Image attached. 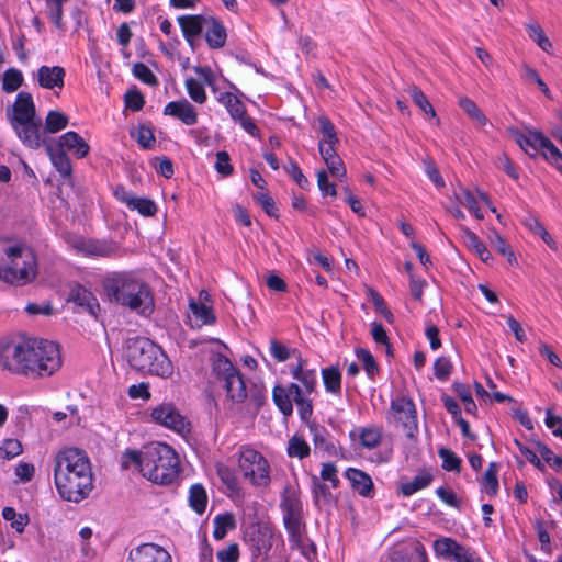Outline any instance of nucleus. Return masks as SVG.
Listing matches in <instances>:
<instances>
[{
  "instance_id": "nucleus-51",
  "label": "nucleus",
  "mask_w": 562,
  "mask_h": 562,
  "mask_svg": "<svg viewBox=\"0 0 562 562\" xmlns=\"http://www.w3.org/2000/svg\"><path fill=\"white\" fill-rule=\"evenodd\" d=\"M311 432L313 435V442L316 449L330 452L335 447L326 438V429L315 424L310 425Z\"/></svg>"
},
{
  "instance_id": "nucleus-16",
  "label": "nucleus",
  "mask_w": 562,
  "mask_h": 562,
  "mask_svg": "<svg viewBox=\"0 0 562 562\" xmlns=\"http://www.w3.org/2000/svg\"><path fill=\"white\" fill-rule=\"evenodd\" d=\"M126 562H172V559L162 547L143 543L130 551Z\"/></svg>"
},
{
  "instance_id": "nucleus-7",
  "label": "nucleus",
  "mask_w": 562,
  "mask_h": 562,
  "mask_svg": "<svg viewBox=\"0 0 562 562\" xmlns=\"http://www.w3.org/2000/svg\"><path fill=\"white\" fill-rule=\"evenodd\" d=\"M280 509L290 542L296 548L304 549L307 542L306 524L299 490L290 484L284 486L280 495Z\"/></svg>"
},
{
  "instance_id": "nucleus-29",
  "label": "nucleus",
  "mask_w": 562,
  "mask_h": 562,
  "mask_svg": "<svg viewBox=\"0 0 562 562\" xmlns=\"http://www.w3.org/2000/svg\"><path fill=\"white\" fill-rule=\"evenodd\" d=\"M224 381L227 397L234 403H243L247 398V389L240 373H229Z\"/></svg>"
},
{
  "instance_id": "nucleus-63",
  "label": "nucleus",
  "mask_w": 562,
  "mask_h": 562,
  "mask_svg": "<svg viewBox=\"0 0 562 562\" xmlns=\"http://www.w3.org/2000/svg\"><path fill=\"white\" fill-rule=\"evenodd\" d=\"M452 364L446 357H439L434 363V374L440 381H446L450 376Z\"/></svg>"
},
{
  "instance_id": "nucleus-46",
  "label": "nucleus",
  "mask_w": 562,
  "mask_h": 562,
  "mask_svg": "<svg viewBox=\"0 0 562 562\" xmlns=\"http://www.w3.org/2000/svg\"><path fill=\"white\" fill-rule=\"evenodd\" d=\"M459 106L463 110L465 114L469 115L472 120H474L479 125L484 126L487 123L486 116L483 112L477 108L475 102L467 97L459 99Z\"/></svg>"
},
{
  "instance_id": "nucleus-17",
  "label": "nucleus",
  "mask_w": 562,
  "mask_h": 562,
  "mask_svg": "<svg viewBox=\"0 0 562 562\" xmlns=\"http://www.w3.org/2000/svg\"><path fill=\"white\" fill-rule=\"evenodd\" d=\"M18 135L19 139L27 147L36 149L40 148L43 144L45 145V140L41 133L42 120L35 119L29 121L27 123L22 124H13L11 125Z\"/></svg>"
},
{
  "instance_id": "nucleus-6",
  "label": "nucleus",
  "mask_w": 562,
  "mask_h": 562,
  "mask_svg": "<svg viewBox=\"0 0 562 562\" xmlns=\"http://www.w3.org/2000/svg\"><path fill=\"white\" fill-rule=\"evenodd\" d=\"M37 259L33 250L24 245L3 243L0 245V280L22 286L35 280Z\"/></svg>"
},
{
  "instance_id": "nucleus-54",
  "label": "nucleus",
  "mask_w": 562,
  "mask_h": 562,
  "mask_svg": "<svg viewBox=\"0 0 562 562\" xmlns=\"http://www.w3.org/2000/svg\"><path fill=\"white\" fill-rule=\"evenodd\" d=\"M22 453V445L16 439H5L0 447V459L11 460Z\"/></svg>"
},
{
  "instance_id": "nucleus-14",
  "label": "nucleus",
  "mask_w": 562,
  "mask_h": 562,
  "mask_svg": "<svg viewBox=\"0 0 562 562\" xmlns=\"http://www.w3.org/2000/svg\"><path fill=\"white\" fill-rule=\"evenodd\" d=\"M507 133L513 137L516 144L530 157H536L539 150L542 149L547 136L533 130H528L527 133L520 132L516 127H508Z\"/></svg>"
},
{
  "instance_id": "nucleus-18",
  "label": "nucleus",
  "mask_w": 562,
  "mask_h": 562,
  "mask_svg": "<svg viewBox=\"0 0 562 562\" xmlns=\"http://www.w3.org/2000/svg\"><path fill=\"white\" fill-rule=\"evenodd\" d=\"M296 359V364L290 366L291 375L293 379L302 383L303 387L301 389L303 391L307 393H313L317 386L316 370L313 368H308L307 360L302 358L301 353H297Z\"/></svg>"
},
{
  "instance_id": "nucleus-60",
  "label": "nucleus",
  "mask_w": 562,
  "mask_h": 562,
  "mask_svg": "<svg viewBox=\"0 0 562 562\" xmlns=\"http://www.w3.org/2000/svg\"><path fill=\"white\" fill-rule=\"evenodd\" d=\"M288 175L292 177V179L296 182V184L303 189L306 190L310 187V182L307 178L303 175L301 168L299 167L297 162L294 160H290L289 164L284 167Z\"/></svg>"
},
{
  "instance_id": "nucleus-27",
  "label": "nucleus",
  "mask_w": 562,
  "mask_h": 562,
  "mask_svg": "<svg viewBox=\"0 0 562 562\" xmlns=\"http://www.w3.org/2000/svg\"><path fill=\"white\" fill-rule=\"evenodd\" d=\"M45 149L53 166L60 173V176L64 179L69 178L72 172V166L66 151L50 143L45 144Z\"/></svg>"
},
{
  "instance_id": "nucleus-10",
  "label": "nucleus",
  "mask_w": 562,
  "mask_h": 562,
  "mask_svg": "<svg viewBox=\"0 0 562 562\" xmlns=\"http://www.w3.org/2000/svg\"><path fill=\"white\" fill-rule=\"evenodd\" d=\"M216 100L227 110L231 119L235 123H238L246 133L252 137L260 138V130L255 121L247 114V109L241 100L227 91L221 92Z\"/></svg>"
},
{
  "instance_id": "nucleus-40",
  "label": "nucleus",
  "mask_w": 562,
  "mask_h": 562,
  "mask_svg": "<svg viewBox=\"0 0 562 562\" xmlns=\"http://www.w3.org/2000/svg\"><path fill=\"white\" fill-rule=\"evenodd\" d=\"M497 472L498 464L496 462H491L481 482L482 490L490 496H495L498 492Z\"/></svg>"
},
{
  "instance_id": "nucleus-53",
  "label": "nucleus",
  "mask_w": 562,
  "mask_h": 562,
  "mask_svg": "<svg viewBox=\"0 0 562 562\" xmlns=\"http://www.w3.org/2000/svg\"><path fill=\"white\" fill-rule=\"evenodd\" d=\"M535 448L541 456V458L553 469L561 470L562 469V457H558L553 453V451L544 443L540 441L535 442Z\"/></svg>"
},
{
  "instance_id": "nucleus-15",
  "label": "nucleus",
  "mask_w": 562,
  "mask_h": 562,
  "mask_svg": "<svg viewBox=\"0 0 562 562\" xmlns=\"http://www.w3.org/2000/svg\"><path fill=\"white\" fill-rule=\"evenodd\" d=\"M199 299L200 301L191 299L189 302V323L192 328H201L204 325H213L216 321L212 307L202 302V300L209 299V293L204 290L201 291L199 293Z\"/></svg>"
},
{
  "instance_id": "nucleus-1",
  "label": "nucleus",
  "mask_w": 562,
  "mask_h": 562,
  "mask_svg": "<svg viewBox=\"0 0 562 562\" xmlns=\"http://www.w3.org/2000/svg\"><path fill=\"white\" fill-rule=\"evenodd\" d=\"M3 369L27 376H50L61 367L58 345L44 339L11 341L0 348Z\"/></svg>"
},
{
  "instance_id": "nucleus-39",
  "label": "nucleus",
  "mask_w": 562,
  "mask_h": 562,
  "mask_svg": "<svg viewBox=\"0 0 562 562\" xmlns=\"http://www.w3.org/2000/svg\"><path fill=\"white\" fill-rule=\"evenodd\" d=\"M286 452L289 457L302 460L311 454V448L303 437L295 435L289 439Z\"/></svg>"
},
{
  "instance_id": "nucleus-23",
  "label": "nucleus",
  "mask_w": 562,
  "mask_h": 562,
  "mask_svg": "<svg viewBox=\"0 0 562 562\" xmlns=\"http://www.w3.org/2000/svg\"><path fill=\"white\" fill-rule=\"evenodd\" d=\"M469 550L470 548L461 546L452 538H440L434 542L436 555L445 559H453L456 562H460Z\"/></svg>"
},
{
  "instance_id": "nucleus-4",
  "label": "nucleus",
  "mask_w": 562,
  "mask_h": 562,
  "mask_svg": "<svg viewBox=\"0 0 562 562\" xmlns=\"http://www.w3.org/2000/svg\"><path fill=\"white\" fill-rule=\"evenodd\" d=\"M103 286L112 302L140 315H149L154 311V296L148 284L132 272L110 273L104 278Z\"/></svg>"
},
{
  "instance_id": "nucleus-21",
  "label": "nucleus",
  "mask_w": 562,
  "mask_h": 562,
  "mask_svg": "<svg viewBox=\"0 0 562 562\" xmlns=\"http://www.w3.org/2000/svg\"><path fill=\"white\" fill-rule=\"evenodd\" d=\"M66 71L61 66H41L37 69V83L48 90L64 88Z\"/></svg>"
},
{
  "instance_id": "nucleus-20",
  "label": "nucleus",
  "mask_w": 562,
  "mask_h": 562,
  "mask_svg": "<svg viewBox=\"0 0 562 562\" xmlns=\"http://www.w3.org/2000/svg\"><path fill=\"white\" fill-rule=\"evenodd\" d=\"M210 15L187 14L177 18L183 37L190 44L204 31Z\"/></svg>"
},
{
  "instance_id": "nucleus-38",
  "label": "nucleus",
  "mask_w": 562,
  "mask_h": 562,
  "mask_svg": "<svg viewBox=\"0 0 562 562\" xmlns=\"http://www.w3.org/2000/svg\"><path fill=\"white\" fill-rule=\"evenodd\" d=\"M2 517L10 522L12 529L22 533L30 522V517L26 513H16L13 507L7 506L2 509Z\"/></svg>"
},
{
  "instance_id": "nucleus-58",
  "label": "nucleus",
  "mask_w": 562,
  "mask_h": 562,
  "mask_svg": "<svg viewBox=\"0 0 562 562\" xmlns=\"http://www.w3.org/2000/svg\"><path fill=\"white\" fill-rule=\"evenodd\" d=\"M254 199L256 202H258L261 205V207L265 210V212L269 216L276 217V218L279 216L274 200L268 192H266V191L257 192L256 194H254Z\"/></svg>"
},
{
  "instance_id": "nucleus-25",
  "label": "nucleus",
  "mask_w": 562,
  "mask_h": 562,
  "mask_svg": "<svg viewBox=\"0 0 562 562\" xmlns=\"http://www.w3.org/2000/svg\"><path fill=\"white\" fill-rule=\"evenodd\" d=\"M205 41L210 48L218 49L224 47L227 38L226 29L223 23L214 16H209L207 25L203 31Z\"/></svg>"
},
{
  "instance_id": "nucleus-31",
  "label": "nucleus",
  "mask_w": 562,
  "mask_h": 562,
  "mask_svg": "<svg viewBox=\"0 0 562 562\" xmlns=\"http://www.w3.org/2000/svg\"><path fill=\"white\" fill-rule=\"evenodd\" d=\"M325 391L334 396L341 395L342 375L338 367L330 366L321 371Z\"/></svg>"
},
{
  "instance_id": "nucleus-3",
  "label": "nucleus",
  "mask_w": 562,
  "mask_h": 562,
  "mask_svg": "<svg viewBox=\"0 0 562 562\" xmlns=\"http://www.w3.org/2000/svg\"><path fill=\"white\" fill-rule=\"evenodd\" d=\"M124 470L135 468L145 479L157 485H169L180 472L179 458L167 443L151 442L140 451L126 450L122 456Z\"/></svg>"
},
{
  "instance_id": "nucleus-5",
  "label": "nucleus",
  "mask_w": 562,
  "mask_h": 562,
  "mask_svg": "<svg viewBox=\"0 0 562 562\" xmlns=\"http://www.w3.org/2000/svg\"><path fill=\"white\" fill-rule=\"evenodd\" d=\"M124 357L128 364L140 373L167 379L173 373V366L164 350L145 337L128 338L124 345Z\"/></svg>"
},
{
  "instance_id": "nucleus-13",
  "label": "nucleus",
  "mask_w": 562,
  "mask_h": 562,
  "mask_svg": "<svg viewBox=\"0 0 562 562\" xmlns=\"http://www.w3.org/2000/svg\"><path fill=\"white\" fill-rule=\"evenodd\" d=\"M7 116L11 125H20L40 119L36 115L35 104L31 93L24 91L19 92L12 109L7 112Z\"/></svg>"
},
{
  "instance_id": "nucleus-35",
  "label": "nucleus",
  "mask_w": 562,
  "mask_h": 562,
  "mask_svg": "<svg viewBox=\"0 0 562 562\" xmlns=\"http://www.w3.org/2000/svg\"><path fill=\"white\" fill-rule=\"evenodd\" d=\"M454 195L457 201L461 205L465 206L469 210V212L475 216V218H484V214L482 213L479 206V200L473 192H471L469 189L461 187L459 191L454 193Z\"/></svg>"
},
{
  "instance_id": "nucleus-28",
  "label": "nucleus",
  "mask_w": 562,
  "mask_h": 562,
  "mask_svg": "<svg viewBox=\"0 0 562 562\" xmlns=\"http://www.w3.org/2000/svg\"><path fill=\"white\" fill-rule=\"evenodd\" d=\"M290 390L293 393V402L297 407V413L302 422L308 424L313 415V402L310 394L301 389L296 383H290Z\"/></svg>"
},
{
  "instance_id": "nucleus-64",
  "label": "nucleus",
  "mask_w": 562,
  "mask_h": 562,
  "mask_svg": "<svg viewBox=\"0 0 562 562\" xmlns=\"http://www.w3.org/2000/svg\"><path fill=\"white\" fill-rule=\"evenodd\" d=\"M240 552L237 543H229L216 553L218 562H238Z\"/></svg>"
},
{
  "instance_id": "nucleus-43",
  "label": "nucleus",
  "mask_w": 562,
  "mask_h": 562,
  "mask_svg": "<svg viewBox=\"0 0 562 562\" xmlns=\"http://www.w3.org/2000/svg\"><path fill=\"white\" fill-rule=\"evenodd\" d=\"M407 93L412 98L413 102L429 117H436V111L426 94L416 86H411L407 89Z\"/></svg>"
},
{
  "instance_id": "nucleus-48",
  "label": "nucleus",
  "mask_w": 562,
  "mask_h": 562,
  "mask_svg": "<svg viewBox=\"0 0 562 562\" xmlns=\"http://www.w3.org/2000/svg\"><path fill=\"white\" fill-rule=\"evenodd\" d=\"M128 209L137 211L140 215L146 217L155 216L158 211V207L153 200L138 196H134Z\"/></svg>"
},
{
  "instance_id": "nucleus-44",
  "label": "nucleus",
  "mask_w": 562,
  "mask_h": 562,
  "mask_svg": "<svg viewBox=\"0 0 562 562\" xmlns=\"http://www.w3.org/2000/svg\"><path fill=\"white\" fill-rule=\"evenodd\" d=\"M186 90L190 99L198 103L204 104L207 100V95L202 82L194 78H187L184 81Z\"/></svg>"
},
{
  "instance_id": "nucleus-47",
  "label": "nucleus",
  "mask_w": 562,
  "mask_h": 562,
  "mask_svg": "<svg viewBox=\"0 0 562 562\" xmlns=\"http://www.w3.org/2000/svg\"><path fill=\"white\" fill-rule=\"evenodd\" d=\"M68 116L59 111H49L45 119V131L57 133L68 125Z\"/></svg>"
},
{
  "instance_id": "nucleus-42",
  "label": "nucleus",
  "mask_w": 562,
  "mask_h": 562,
  "mask_svg": "<svg viewBox=\"0 0 562 562\" xmlns=\"http://www.w3.org/2000/svg\"><path fill=\"white\" fill-rule=\"evenodd\" d=\"M23 81L24 78L21 70L9 68L3 72L1 88L5 93H13L23 85Z\"/></svg>"
},
{
  "instance_id": "nucleus-57",
  "label": "nucleus",
  "mask_w": 562,
  "mask_h": 562,
  "mask_svg": "<svg viewBox=\"0 0 562 562\" xmlns=\"http://www.w3.org/2000/svg\"><path fill=\"white\" fill-rule=\"evenodd\" d=\"M133 75L148 86H157L158 79L149 67L143 63H136L133 67Z\"/></svg>"
},
{
  "instance_id": "nucleus-32",
  "label": "nucleus",
  "mask_w": 562,
  "mask_h": 562,
  "mask_svg": "<svg viewBox=\"0 0 562 562\" xmlns=\"http://www.w3.org/2000/svg\"><path fill=\"white\" fill-rule=\"evenodd\" d=\"M213 538L222 540L226 535L236 528V519L233 513L218 514L213 519Z\"/></svg>"
},
{
  "instance_id": "nucleus-24",
  "label": "nucleus",
  "mask_w": 562,
  "mask_h": 562,
  "mask_svg": "<svg viewBox=\"0 0 562 562\" xmlns=\"http://www.w3.org/2000/svg\"><path fill=\"white\" fill-rule=\"evenodd\" d=\"M63 150L71 151L77 158H83L89 154V144L76 132L69 131L63 134L56 144Z\"/></svg>"
},
{
  "instance_id": "nucleus-8",
  "label": "nucleus",
  "mask_w": 562,
  "mask_h": 562,
  "mask_svg": "<svg viewBox=\"0 0 562 562\" xmlns=\"http://www.w3.org/2000/svg\"><path fill=\"white\" fill-rule=\"evenodd\" d=\"M238 468L244 477L255 486H267L270 483L268 460L250 446L239 448Z\"/></svg>"
},
{
  "instance_id": "nucleus-2",
  "label": "nucleus",
  "mask_w": 562,
  "mask_h": 562,
  "mask_svg": "<svg viewBox=\"0 0 562 562\" xmlns=\"http://www.w3.org/2000/svg\"><path fill=\"white\" fill-rule=\"evenodd\" d=\"M54 482L59 496L72 503L87 498L93 488V473L87 453L78 448H67L57 453Z\"/></svg>"
},
{
  "instance_id": "nucleus-45",
  "label": "nucleus",
  "mask_w": 562,
  "mask_h": 562,
  "mask_svg": "<svg viewBox=\"0 0 562 562\" xmlns=\"http://www.w3.org/2000/svg\"><path fill=\"white\" fill-rule=\"evenodd\" d=\"M211 361L214 373H216L221 380H225L229 373L237 372L229 359L221 353L213 355Z\"/></svg>"
},
{
  "instance_id": "nucleus-49",
  "label": "nucleus",
  "mask_w": 562,
  "mask_h": 562,
  "mask_svg": "<svg viewBox=\"0 0 562 562\" xmlns=\"http://www.w3.org/2000/svg\"><path fill=\"white\" fill-rule=\"evenodd\" d=\"M541 150L544 159L562 172V153L548 137Z\"/></svg>"
},
{
  "instance_id": "nucleus-55",
  "label": "nucleus",
  "mask_w": 562,
  "mask_h": 562,
  "mask_svg": "<svg viewBox=\"0 0 562 562\" xmlns=\"http://www.w3.org/2000/svg\"><path fill=\"white\" fill-rule=\"evenodd\" d=\"M438 454L442 460V468L446 471H460L461 459L454 452L447 448H440Z\"/></svg>"
},
{
  "instance_id": "nucleus-12",
  "label": "nucleus",
  "mask_w": 562,
  "mask_h": 562,
  "mask_svg": "<svg viewBox=\"0 0 562 562\" xmlns=\"http://www.w3.org/2000/svg\"><path fill=\"white\" fill-rule=\"evenodd\" d=\"M393 418L408 430L417 428V413L413 400L405 395H398L391 401L390 407Z\"/></svg>"
},
{
  "instance_id": "nucleus-19",
  "label": "nucleus",
  "mask_w": 562,
  "mask_h": 562,
  "mask_svg": "<svg viewBox=\"0 0 562 562\" xmlns=\"http://www.w3.org/2000/svg\"><path fill=\"white\" fill-rule=\"evenodd\" d=\"M164 115L172 116L189 126L194 125L199 119L196 109L187 99L167 103Z\"/></svg>"
},
{
  "instance_id": "nucleus-34",
  "label": "nucleus",
  "mask_w": 562,
  "mask_h": 562,
  "mask_svg": "<svg viewBox=\"0 0 562 562\" xmlns=\"http://www.w3.org/2000/svg\"><path fill=\"white\" fill-rule=\"evenodd\" d=\"M434 476L428 472L417 474L412 481L400 484V492L403 496L408 497L416 492L426 488L432 482Z\"/></svg>"
},
{
  "instance_id": "nucleus-50",
  "label": "nucleus",
  "mask_w": 562,
  "mask_h": 562,
  "mask_svg": "<svg viewBox=\"0 0 562 562\" xmlns=\"http://www.w3.org/2000/svg\"><path fill=\"white\" fill-rule=\"evenodd\" d=\"M490 240L492 246L496 249V251L507 258L509 265L517 263L516 257L512 251L510 247L497 232H493L492 236L490 237Z\"/></svg>"
},
{
  "instance_id": "nucleus-30",
  "label": "nucleus",
  "mask_w": 562,
  "mask_h": 562,
  "mask_svg": "<svg viewBox=\"0 0 562 562\" xmlns=\"http://www.w3.org/2000/svg\"><path fill=\"white\" fill-rule=\"evenodd\" d=\"M460 229L467 247L471 249L483 262H490L492 260L491 252L479 236L464 226H461Z\"/></svg>"
},
{
  "instance_id": "nucleus-36",
  "label": "nucleus",
  "mask_w": 562,
  "mask_h": 562,
  "mask_svg": "<svg viewBox=\"0 0 562 562\" xmlns=\"http://www.w3.org/2000/svg\"><path fill=\"white\" fill-rule=\"evenodd\" d=\"M189 505L198 514L202 515L207 505V494L200 483L193 484L189 490Z\"/></svg>"
},
{
  "instance_id": "nucleus-22",
  "label": "nucleus",
  "mask_w": 562,
  "mask_h": 562,
  "mask_svg": "<svg viewBox=\"0 0 562 562\" xmlns=\"http://www.w3.org/2000/svg\"><path fill=\"white\" fill-rule=\"evenodd\" d=\"M345 477L350 482L351 488L362 497H372L374 484L371 476L362 470L348 468Z\"/></svg>"
},
{
  "instance_id": "nucleus-26",
  "label": "nucleus",
  "mask_w": 562,
  "mask_h": 562,
  "mask_svg": "<svg viewBox=\"0 0 562 562\" xmlns=\"http://www.w3.org/2000/svg\"><path fill=\"white\" fill-rule=\"evenodd\" d=\"M70 300L74 301L83 311L93 316L97 315V312L100 308L98 300L93 293L79 284L71 289Z\"/></svg>"
},
{
  "instance_id": "nucleus-37",
  "label": "nucleus",
  "mask_w": 562,
  "mask_h": 562,
  "mask_svg": "<svg viewBox=\"0 0 562 562\" xmlns=\"http://www.w3.org/2000/svg\"><path fill=\"white\" fill-rule=\"evenodd\" d=\"M358 437L362 447L376 448L382 440V428L378 426L362 427L358 429Z\"/></svg>"
},
{
  "instance_id": "nucleus-41",
  "label": "nucleus",
  "mask_w": 562,
  "mask_h": 562,
  "mask_svg": "<svg viewBox=\"0 0 562 562\" xmlns=\"http://www.w3.org/2000/svg\"><path fill=\"white\" fill-rule=\"evenodd\" d=\"M526 31L528 36L546 53H551L552 43L546 35L543 29L538 23H527Z\"/></svg>"
},
{
  "instance_id": "nucleus-9",
  "label": "nucleus",
  "mask_w": 562,
  "mask_h": 562,
  "mask_svg": "<svg viewBox=\"0 0 562 562\" xmlns=\"http://www.w3.org/2000/svg\"><path fill=\"white\" fill-rule=\"evenodd\" d=\"M274 540V530L271 525L266 522L251 524L244 532V541L249 547L252 558L262 555L263 559H268Z\"/></svg>"
},
{
  "instance_id": "nucleus-59",
  "label": "nucleus",
  "mask_w": 562,
  "mask_h": 562,
  "mask_svg": "<svg viewBox=\"0 0 562 562\" xmlns=\"http://www.w3.org/2000/svg\"><path fill=\"white\" fill-rule=\"evenodd\" d=\"M136 142L143 149H153L156 145L153 130L149 126L140 125L137 130Z\"/></svg>"
},
{
  "instance_id": "nucleus-62",
  "label": "nucleus",
  "mask_w": 562,
  "mask_h": 562,
  "mask_svg": "<svg viewBox=\"0 0 562 562\" xmlns=\"http://www.w3.org/2000/svg\"><path fill=\"white\" fill-rule=\"evenodd\" d=\"M270 353L277 361L283 362L286 361L291 355L299 352L295 349L291 351L286 346L273 339L270 341Z\"/></svg>"
},
{
  "instance_id": "nucleus-11",
  "label": "nucleus",
  "mask_w": 562,
  "mask_h": 562,
  "mask_svg": "<svg viewBox=\"0 0 562 562\" xmlns=\"http://www.w3.org/2000/svg\"><path fill=\"white\" fill-rule=\"evenodd\" d=\"M150 416L157 424L184 435L190 431V423L172 403H162L151 409Z\"/></svg>"
},
{
  "instance_id": "nucleus-56",
  "label": "nucleus",
  "mask_w": 562,
  "mask_h": 562,
  "mask_svg": "<svg viewBox=\"0 0 562 562\" xmlns=\"http://www.w3.org/2000/svg\"><path fill=\"white\" fill-rule=\"evenodd\" d=\"M318 128L322 133L323 137L319 140H327L330 143H339V139L337 137V132L334 126V124L330 122V120L327 116H318Z\"/></svg>"
},
{
  "instance_id": "nucleus-52",
  "label": "nucleus",
  "mask_w": 562,
  "mask_h": 562,
  "mask_svg": "<svg viewBox=\"0 0 562 562\" xmlns=\"http://www.w3.org/2000/svg\"><path fill=\"white\" fill-rule=\"evenodd\" d=\"M80 249L87 255L97 257H106L112 252L111 246L94 240L82 241L80 244Z\"/></svg>"
},
{
  "instance_id": "nucleus-61",
  "label": "nucleus",
  "mask_w": 562,
  "mask_h": 562,
  "mask_svg": "<svg viewBox=\"0 0 562 562\" xmlns=\"http://www.w3.org/2000/svg\"><path fill=\"white\" fill-rule=\"evenodd\" d=\"M217 475L222 483L231 491L238 488V481L234 471L227 465L217 467Z\"/></svg>"
},
{
  "instance_id": "nucleus-33",
  "label": "nucleus",
  "mask_w": 562,
  "mask_h": 562,
  "mask_svg": "<svg viewBox=\"0 0 562 562\" xmlns=\"http://www.w3.org/2000/svg\"><path fill=\"white\" fill-rule=\"evenodd\" d=\"M272 398L284 416H290L293 413V393L290 385L288 387L276 385L272 390Z\"/></svg>"
}]
</instances>
